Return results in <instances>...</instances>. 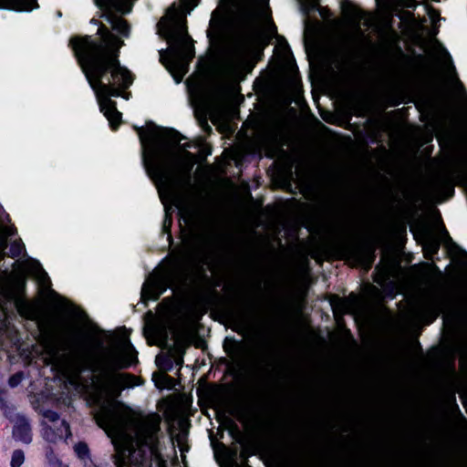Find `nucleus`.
<instances>
[{
	"label": "nucleus",
	"instance_id": "1",
	"mask_svg": "<svg viewBox=\"0 0 467 467\" xmlns=\"http://www.w3.org/2000/svg\"><path fill=\"white\" fill-rule=\"evenodd\" d=\"M47 365L67 368L75 376L84 371L97 374L101 389L93 395L97 407L94 419L115 446L116 467H161V417L158 413L136 412L109 394V387L129 388L137 385V378L130 374L113 375V371L137 362V351L128 339L118 348L108 350L99 363H94L83 352L68 358L61 351L57 336L46 331L40 338Z\"/></svg>",
	"mask_w": 467,
	"mask_h": 467
},
{
	"label": "nucleus",
	"instance_id": "2",
	"mask_svg": "<svg viewBox=\"0 0 467 467\" xmlns=\"http://www.w3.org/2000/svg\"><path fill=\"white\" fill-rule=\"evenodd\" d=\"M139 136L144 168L165 207L163 231L167 233L172 222L170 214L172 207L166 204V198L176 206L187 225L196 226L202 216L201 207L182 196L192 183L191 171L195 163V156L186 150L190 145L179 149L181 135L174 130L156 126L147 130L139 129Z\"/></svg>",
	"mask_w": 467,
	"mask_h": 467
},
{
	"label": "nucleus",
	"instance_id": "3",
	"mask_svg": "<svg viewBox=\"0 0 467 467\" xmlns=\"http://www.w3.org/2000/svg\"><path fill=\"white\" fill-rule=\"evenodd\" d=\"M99 32V41L86 36L72 38L70 45L96 94L100 111L115 130L120 122L121 113L118 111L116 103L110 98L121 96L128 99L129 94L122 91L132 84L133 77L119 61V49L124 42L105 26H100Z\"/></svg>",
	"mask_w": 467,
	"mask_h": 467
},
{
	"label": "nucleus",
	"instance_id": "4",
	"mask_svg": "<svg viewBox=\"0 0 467 467\" xmlns=\"http://www.w3.org/2000/svg\"><path fill=\"white\" fill-rule=\"evenodd\" d=\"M198 5L197 0H180L167 10L159 21V35L169 44L168 50L160 51V58L176 83H180L188 71L194 57L192 40L188 35L186 16Z\"/></svg>",
	"mask_w": 467,
	"mask_h": 467
},
{
	"label": "nucleus",
	"instance_id": "5",
	"mask_svg": "<svg viewBox=\"0 0 467 467\" xmlns=\"http://www.w3.org/2000/svg\"><path fill=\"white\" fill-rule=\"evenodd\" d=\"M32 276L38 284L40 293L47 299L57 302L66 306L67 300L51 289V282L40 263L28 258L24 261H16L11 273L5 275L1 282L2 291L5 296L13 298L18 296L25 288L27 276Z\"/></svg>",
	"mask_w": 467,
	"mask_h": 467
},
{
	"label": "nucleus",
	"instance_id": "6",
	"mask_svg": "<svg viewBox=\"0 0 467 467\" xmlns=\"http://www.w3.org/2000/svg\"><path fill=\"white\" fill-rule=\"evenodd\" d=\"M265 47V39L258 26H254L248 35L225 55L221 72L225 80L243 77L251 59L256 58Z\"/></svg>",
	"mask_w": 467,
	"mask_h": 467
},
{
	"label": "nucleus",
	"instance_id": "7",
	"mask_svg": "<svg viewBox=\"0 0 467 467\" xmlns=\"http://www.w3.org/2000/svg\"><path fill=\"white\" fill-rule=\"evenodd\" d=\"M191 101L198 118L213 114L223 102V88L213 83L200 86L191 90ZM206 123V119L203 120Z\"/></svg>",
	"mask_w": 467,
	"mask_h": 467
},
{
	"label": "nucleus",
	"instance_id": "8",
	"mask_svg": "<svg viewBox=\"0 0 467 467\" xmlns=\"http://www.w3.org/2000/svg\"><path fill=\"white\" fill-rule=\"evenodd\" d=\"M136 0H95L97 6L102 12V16L111 25L113 30L121 36H130V26L121 17L131 11Z\"/></svg>",
	"mask_w": 467,
	"mask_h": 467
},
{
	"label": "nucleus",
	"instance_id": "9",
	"mask_svg": "<svg viewBox=\"0 0 467 467\" xmlns=\"http://www.w3.org/2000/svg\"><path fill=\"white\" fill-rule=\"evenodd\" d=\"M14 234V229L7 226H0V260H2L6 254L12 258L19 256L24 249L23 243L19 241H14L9 248L8 253H5L7 248V237Z\"/></svg>",
	"mask_w": 467,
	"mask_h": 467
},
{
	"label": "nucleus",
	"instance_id": "10",
	"mask_svg": "<svg viewBox=\"0 0 467 467\" xmlns=\"http://www.w3.org/2000/svg\"><path fill=\"white\" fill-rule=\"evenodd\" d=\"M164 290L165 284L163 277L152 274L144 283L141 296L145 299L156 300Z\"/></svg>",
	"mask_w": 467,
	"mask_h": 467
},
{
	"label": "nucleus",
	"instance_id": "11",
	"mask_svg": "<svg viewBox=\"0 0 467 467\" xmlns=\"http://www.w3.org/2000/svg\"><path fill=\"white\" fill-rule=\"evenodd\" d=\"M58 425H46L42 428V437L49 443H57V441L67 439L71 436L69 425L67 422H58Z\"/></svg>",
	"mask_w": 467,
	"mask_h": 467
},
{
	"label": "nucleus",
	"instance_id": "12",
	"mask_svg": "<svg viewBox=\"0 0 467 467\" xmlns=\"http://www.w3.org/2000/svg\"><path fill=\"white\" fill-rule=\"evenodd\" d=\"M13 436L16 440L24 443H30L32 441L31 427L25 417L17 416L16 419Z\"/></svg>",
	"mask_w": 467,
	"mask_h": 467
},
{
	"label": "nucleus",
	"instance_id": "13",
	"mask_svg": "<svg viewBox=\"0 0 467 467\" xmlns=\"http://www.w3.org/2000/svg\"><path fill=\"white\" fill-rule=\"evenodd\" d=\"M348 16L358 34H362L360 32L361 26L369 27L371 25L370 16L358 7H352L349 11Z\"/></svg>",
	"mask_w": 467,
	"mask_h": 467
},
{
	"label": "nucleus",
	"instance_id": "14",
	"mask_svg": "<svg viewBox=\"0 0 467 467\" xmlns=\"http://www.w3.org/2000/svg\"><path fill=\"white\" fill-rule=\"evenodd\" d=\"M37 7L36 0H10L8 5V8L16 11H31Z\"/></svg>",
	"mask_w": 467,
	"mask_h": 467
},
{
	"label": "nucleus",
	"instance_id": "15",
	"mask_svg": "<svg viewBox=\"0 0 467 467\" xmlns=\"http://www.w3.org/2000/svg\"><path fill=\"white\" fill-rule=\"evenodd\" d=\"M16 308L19 314L28 319H34L36 317L35 307L27 301L17 300Z\"/></svg>",
	"mask_w": 467,
	"mask_h": 467
},
{
	"label": "nucleus",
	"instance_id": "16",
	"mask_svg": "<svg viewBox=\"0 0 467 467\" xmlns=\"http://www.w3.org/2000/svg\"><path fill=\"white\" fill-rule=\"evenodd\" d=\"M74 451L77 456L83 462L85 466H88L91 462L89 450L85 442H78L74 446Z\"/></svg>",
	"mask_w": 467,
	"mask_h": 467
},
{
	"label": "nucleus",
	"instance_id": "17",
	"mask_svg": "<svg viewBox=\"0 0 467 467\" xmlns=\"http://www.w3.org/2000/svg\"><path fill=\"white\" fill-rule=\"evenodd\" d=\"M223 348L232 358H236L242 350L240 344L233 339H226L223 343Z\"/></svg>",
	"mask_w": 467,
	"mask_h": 467
},
{
	"label": "nucleus",
	"instance_id": "18",
	"mask_svg": "<svg viewBox=\"0 0 467 467\" xmlns=\"http://www.w3.org/2000/svg\"><path fill=\"white\" fill-rule=\"evenodd\" d=\"M424 307L426 308L427 311H429L432 315V319L431 320V321H432L439 316V314L441 312V303L440 298H438L436 296L431 298V300L428 302L427 306H425Z\"/></svg>",
	"mask_w": 467,
	"mask_h": 467
},
{
	"label": "nucleus",
	"instance_id": "19",
	"mask_svg": "<svg viewBox=\"0 0 467 467\" xmlns=\"http://www.w3.org/2000/svg\"><path fill=\"white\" fill-rule=\"evenodd\" d=\"M58 422H67L64 420H60L59 416L57 412L52 410H47L44 413V420L42 422V426L45 427L46 425H60Z\"/></svg>",
	"mask_w": 467,
	"mask_h": 467
},
{
	"label": "nucleus",
	"instance_id": "20",
	"mask_svg": "<svg viewBox=\"0 0 467 467\" xmlns=\"http://www.w3.org/2000/svg\"><path fill=\"white\" fill-rule=\"evenodd\" d=\"M46 459L49 467H68L67 465L63 464L60 459L54 453L52 448L48 447L46 451Z\"/></svg>",
	"mask_w": 467,
	"mask_h": 467
},
{
	"label": "nucleus",
	"instance_id": "21",
	"mask_svg": "<svg viewBox=\"0 0 467 467\" xmlns=\"http://www.w3.org/2000/svg\"><path fill=\"white\" fill-rule=\"evenodd\" d=\"M25 462V453L22 450H16L12 453L11 467H20Z\"/></svg>",
	"mask_w": 467,
	"mask_h": 467
},
{
	"label": "nucleus",
	"instance_id": "22",
	"mask_svg": "<svg viewBox=\"0 0 467 467\" xmlns=\"http://www.w3.org/2000/svg\"><path fill=\"white\" fill-rule=\"evenodd\" d=\"M185 243L189 250H195L199 247V236L195 230H191V237L189 240H186Z\"/></svg>",
	"mask_w": 467,
	"mask_h": 467
},
{
	"label": "nucleus",
	"instance_id": "23",
	"mask_svg": "<svg viewBox=\"0 0 467 467\" xmlns=\"http://www.w3.org/2000/svg\"><path fill=\"white\" fill-rule=\"evenodd\" d=\"M187 433L184 430H181L180 432L173 438L174 441L180 447L181 451L184 450V442L186 441Z\"/></svg>",
	"mask_w": 467,
	"mask_h": 467
},
{
	"label": "nucleus",
	"instance_id": "24",
	"mask_svg": "<svg viewBox=\"0 0 467 467\" xmlns=\"http://www.w3.org/2000/svg\"><path fill=\"white\" fill-rule=\"evenodd\" d=\"M7 314L3 307H0V330L7 327Z\"/></svg>",
	"mask_w": 467,
	"mask_h": 467
},
{
	"label": "nucleus",
	"instance_id": "25",
	"mask_svg": "<svg viewBox=\"0 0 467 467\" xmlns=\"http://www.w3.org/2000/svg\"><path fill=\"white\" fill-rule=\"evenodd\" d=\"M22 381V374L17 373L9 379V385L11 387H16Z\"/></svg>",
	"mask_w": 467,
	"mask_h": 467
},
{
	"label": "nucleus",
	"instance_id": "26",
	"mask_svg": "<svg viewBox=\"0 0 467 467\" xmlns=\"http://www.w3.org/2000/svg\"><path fill=\"white\" fill-rule=\"evenodd\" d=\"M306 2V5H307L308 10L316 9L318 5L319 0H304Z\"/></svg>",
	"mask_w": 467,
	"mask_h": 467
},
{
	"label": "nucleus",
	"instance_id": "27",
	"mask_svg": "<svg viewBox=\"0 0 467 467\" xmlns=\"http://www.w3.org/2000/svg\"><path fill=\"white\" fill-rule=\"evenodd\" d=\"M275 31V26H270V29H269V32H270V33H274Z\"/></svg>",
	"mask_w": 467,
	"mask_h": 467
},
{
	"label": "nucleus",
	"instance_id": "28",
	"mask_svg": "<svg viewBox=\"0 0 467 467\" xmlns=\"http://www.w3.org/2000/svg\"><path fill=\"white\" fill-rule=\"evenodd\" d=\"M438 247H439V245L437 244H435L433 245V251L436 252L438 250Z\"/></svg>",
	"mask_w": 467,
	"mask_h": 467
},
{
	"label": "nucleus",
	"instance_id": "29",
	"mask_svg": "<svg viewBox=\"0 0 467 467\" xmlns=\"http://www.w3.org/2000/svg\"><path fill=\"white\" fill-rule=\"evenodd\" d=\"M370 257H371V259H370V261H369V263H368V267H370L371 262H372V260H373V254H371Z\"/></svg>",
	"mask_w": 467,
	"mask_h": 467
}]
</instances>
